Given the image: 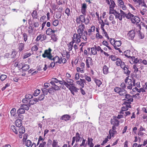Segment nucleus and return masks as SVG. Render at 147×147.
Returning a JSON list of instances; mask_svg holds the SVG:
<instances>
[{"mask_svg":"<svg viewBox=\"0 0 147 147\" xmlns=\"http://www.w3.org/2000/svg\"><path fill=\"white\" fill-rule=\"evenodd\" d=\"M77 32L78 36L81 37L85 41L87 40V36L88 35V33L86 30H84L78 29Z\"/></svg>","mask_w":147,"mask_h":147,"instance_id":"nucleus-1","label":"nucleus"},{"mask_svg":"<svg viewBox=\"0 0 147 147\" xmlns=\"http://www.w3.org/2000/svg\"><path fill=\"white\" fill-rule=\"evenodd\" d=\"M125 98L123 100V101H124L123 104L126 105V104H131V102L133 101V98L131 97V95L129 94L126 93L124 95Z\"/></svg>","mask_w":147,"mask_h":147,"instance_id":"nucleus-2","label":"nucleus"},{"mask_svg":"<svg viewBox=\"0 0 147 147\" xmlns=\"http://www.w3.org/2000/svg\"><path fill=\"white\" fill-rule=\"evenodd\" d=\"M129 39L132 40L135 35V32L134 30H131L129 31L127 34Z\"/></svg>","mask_w":147,"mask_h":147,"instance_id":"nucleus-3","label":"nucleus"},{"mask_svg":"<svg viewBox=\"0 0 147 147\" xmlns=\"http://www.w3.org/2000/svg\"><path fill=\"white\" fill-rule=\"evenodd\" d=\"M83 15H81L78 18L77 17L76 18V22L80 24V22H82L84 23L85 22V18Z\"/></svg>","mask_w":147,"mask_h":147,"instance_id":"nucleus-4","label":"nucleus"},{"mask_svg":"<svg viewBox=\"0 0 147 147\" xmlns=\"http://www.w3.org/2000/svg\"><path fill=\"white\" fill-rule=\"evenodd\" d=\"M71 117L68 115L65 114L62 115L60 118L61 120H64L65 121H67L69 120H71L70 119Z\"/></svg>","mask_w":147,"mask_h":147,"instance_id":"nucleus-5","label":"nucleus"},{"mask_svg":"<svg viewBox=\"0 0 147 147\" xmlns=\"http://www.w3.org/2000/svg\"><path fill=\"white\" fill-rule=\"evenodd\" d=\"M62 59V57H59L57 56H56L54 57V62L55 63H58L59 64L61 63V60Z\"/></svg>","mask_w":147,"mask_h":147,"instance_id":"nucleus-6","label":"nucleus"},{"mask_svg":"<svg viewBox=\"0 0 147 147\" xmlns=\"http://www.w3.org/2000/svg\"><path fill=\"white\" fill-rule=\"evenodd\" d=\"M22 121L19 119H17L15 122V124L17 127H19L22 125Z\"/></svg>","mask_w":147,"mask_h":147,"instance_id":"nucleus-7","label":"nucleus"},{"mask_svg":"<svg viewBox=\"0 0 147 147\" xmlns=\"http://www.w3.org/2000/svg\"><path fill=\"white\" fill-rule=\"evenodd\" d=\"M131 21L132 23H135V22H137L136 24L140 22V18L138 16H134L132 18Z\"/></svg>","mask_w":147,"mask_h":147,"instance_id":"nucleus-8","label":"nucleus"},{"mask_svg":"<svg viewBox=\"0 0 147 147\" xmlns=\"http://www.w3.org/2000/svg\"><path fill=\"white\" fill-rule=\"evenodd\" d=\"M30 68L29 65L28 64H22V66L20 69H22V71H26L28 70Z\"/></svg>","mask_w":147,"mask_h":147,"instance_id":"nucleus-9","label":"nucleus"},{"mask_svg":"<svg viewBox=\"0 0 147 147\" xmlns=\"http://www.w3.org/2000/svg\"><path fill=\"white\" fill-rule=\"evenodd\" d=\"M51 51L52 50L50 48H49L48 50H45L44 51V53L42 55V57L45 58V57L43 55H44L45 56L48 55L50 54Z\"/></svg>","mask_w":147,"mask_h":147,"instance_id":"nucleus-10","label":"nucleus"},{"mask_svg":"<svg viewBox=\"0 0 147 147\" xmlns=\"http://www.w3.org/2000/svg\"><path fill=\"white\" fill-rule=\"evenodd\" d=\"M24 44L22 43H20L18 45V51L20 52L24 49Z\"/></svg>","mask_w":147,"mask_h":147,"instance_id":"nucleus-11","label":"nucleus"},{"mask_svg":"<svg viewBox=\"0 0 147 147\" xmlns=\"http://www.w3.org/2000/svg\"><path fill=\"white\" fill-rule=\"evenodd\" d=\"M18 130L19 133L20 134H23L25 131V129L24 127L22 126L18 127Z\"/></svg>","mask_w":147,"mask_h":147,"instance_id":"nucleus-12","label":"nucleus"},{"mask_svg":"<svg viewBox=\"0 0 147 147\" xmlns=\"http://www.w3.org/2000/svg\"><path fill=\"white\" fill-rule=\"evenodd\" d=\"M114 90L115 92H117V93L119 94L120 93V92L121 91V92H122V91H124L125 89H122L119 87H116L115 88Z\"/></svg>","mask_w":147,"mask_h":147,"instance_id":"nucleus-13","label":"nucleus"},{"mask_svg":"<svg viewBox=\"0 0 147 147\" xmlns=\"http://www.w3.org/2000/svg\"><path fill=\"white\" fill-rule=\"evenodd\" d=\"M75 137L76 141V143L79 142L80 139L82 138L80 137V135L79 133L77 132L76 134V136H74Z\"/></svg>","mask_w":147,"mask_h":147,"instance_id":"nucleus-14","label":"nucleus"},{"mask_svg":"<svg viewBox=\"0 0 147 147\" xmlns=\"http://www.w3.org/2000/svg\"><path fill=\"white\" fill-rule=\"evenodd\" d=\"M127 67L123 71V72L125 74H126V76H129L131 72V71L129 70L128 66L127 65Z\"/></svg>","mask_w":147,"mask_h":147,"instance_id":"nucleus-15","label":"nucleus"},{"mask_svg":"<svg viewBox=\"0 0 147 147\" xmlns=\"http://www.w3.org/2000/svg\"><path fill=\"white\" fill-rule=\"evenodd\" d=\"M134 17V16L130 12H129L128 13L126 14V15L125 17L127 19H130L131 20L132 18Z\"/></svg>","mask_w":147,"mask_h":147,"instance_id":"nucleus-16","label":"nucleus"},{"mask_svg":"<svg viewBox=\"0 0 147 147\" xmlns=\"http://www.w3.org/2000/svg\"><path fill=\"white\" fill-rule=\"evenodd\" d=\"M16 109L15 108H12L11 111V115L14 117L17 116L16 114Z\"/></svg>","mask_w":147,"mask_h":147,"instance_id":"nucleus-17","label":"nucleus"},{"mask_svg":"<svg viewBox=\"0 0 147 147\" xmlns=\"http://www.w3.org/2000/svg\"><path fill=\"white\" fill-rule=\"evenodd\" d=\"M108 68L106 65H104L103 68V73L105 74H107L108 73Z\"/></svg>","mask_w":147,"mask_h":147,"instance_id":"nucleus-18","label":"nucleus"},{"mask_svg":"<svg viewBox=\"0 0 147 147\" xmlns=\"http://www.w3.org/2000/svg\"><path fill=\"white\" fill-rule=\"evenodd\" d=\"M41 90L42 91V94L45 96L47 95L49 92L48 89L46 88H42Z\"/></svg>","mask_w":147,"mask_h":147,"instance_id":"nucleus-19","label":"nucleus"},{"mask_svg":"<svg viewBox=\"0 0 147 147\" xmlns=\"http://www.w3.org/2000/svg\"><path fill=\"white\" fill-rule=\"evenodd\" d=\"M25 111L23 109L20 107V108H19L17 111V113L18 114H22L25 113Z\"/></svg>","mask_w":147,"mask_h":147,"instance_id":"nucleus-20","label":"nucleus"},{"mask_svg":"<svg viewBox=\"0 0 147 147\" xmlns=\"http://www.w3.org/2000/svg\"><path fill=\"white\" fill-rule=\"evenodd\" d=\"M111 123L116 126H118L119 125V121L118 120L115 119L114 121L111 122Z\"/></svg>","mask_w":147,"mask_h":147,"instance_id":"nucleus-21","label":"nucleus"},{"mask_svg":"<svg viewBox=\"0 0 147 147\" xmlns=\"http://www.w3.org/2000/svg\"><path fill=\"white\" fill-rule=\"evenodd\" d=\"M114 45L113 46L119 47L121 45V40H115V41L114 42Z\"/></svg>","mask_w":147,"mask_h":147,"instance_id":"nucleus-22","label":"nucleus"},{"mask_svg":"<svg viewBox=\"0 0 147 147\" xmlns=\"http://www.w3.org/2000/svg\"><path fill=\"white\" fill-rule=\"evenodd\" d=\"M32 17L33 18V19H37V11L35 10H34L32 13Z\"/></svg>","mask_w":147,"mask_h":147,"instance_id":"nucleus-23","label":"nucleus"},{"mask_svg":"<svg viewBox=\"0 0 147 147\" xmlns=\"http://www.w3.org/2000/svg\"><path fill=\"white\" fill-rule=\"evenodd\" d=\"M52 81L50 82V83L52 85H55V82L58 83V80L56 78H53L52 79Z\"/></svg>","mask_w":147,"mask_h":147,"instance_id":"nucleus-24","label":"nucleus"},{"mask_svg":"<svg viewBox=\"0 0 147 147\" xmlns=\"http://www.w3.org/2000/svg\"><path fill=\"white\" fill-rule=\"evenodd\" d=\"M13 51H12L11 54V57L12 58H15L17 53L15 50L13 49Z\"/></svg>","mask_w":147,"mask_h":147,"instance_id":"nucleus-25","label":"nucleus"},{"mask_svg":"<svg viewBox=\"0 0 147 147\" xmlns=\"http://www.w3.org/2000/svg\"><path fill=\"white\" fill-rule=\"evenodd\" d=\"M69 89L70 90V91H74L76 92H78V89L75 86H71V87H69Z\"/></svg>","mask_w":147,"mask_h":147,"instance_id":"nucleus-26","label":"nucleus"},{"mask_svg":"<svg viewBox=\"0 0 147 147\" xmlns=\"http://www.w3.org/2000/svg\"><path fill=\"white\" fill-rule=\"evenodd\" d=\"M11 129L16 134H18V131L16 127L13 125H12L11 126Z\"/></svg>","mask_w":147,"mask_h":147,"instance_id":"nucleus-27","label":"nucleus"},{"mask_svg":"<svg viewBox=\"0 0 147 147\" xmlns=\"http://www.w3.org/2000/svg\"><path fill=\"white\" fill-rule=\"evenodd\" d=\"M40 91L39 89H37L34 91L33 95L35 96H37L40 93Z\"/></svg>","mask_w":147,"mask_h":147,"instance_id":"nucleus-28","label":"nucleus"},{"mask_svg":"<svg viewBox=\"0 0 147 147\" xmlns=\"http://www.w3.org/2000/svg\"><path fill=\"white\" fill-rule=\"evenodd\" d=\"M135 89L139 93H140L141 92H142L143 93L146 92L145 90L142 88H141L139 89L136 87H135Z\"/></svg>","mask_w":147,"mask_h":147,"instance_id":"nucleus-29","label":"nucleus"},{"mask_svg":"<svg viewBox=\"0 0 147 147\" xmlns=\"http://www.w3.org/2000/svg\"><path fill=\"white\" fill-rule=\"evenodd\" d=\"M94 81L98 87H99L100 86V85L102 84L101 82L99 80L95 79H94Z\"/></svg>","mask_w":147,"mask_h":147,"instance_id":"nucleus-30","label":"nucleus"},{"mask_svg":"<svg viewBox=\"0 0 147 147\" xmlns=\"http://www.w3.org/2000/svg\"><path fill=\"white\" fill-rule=\"evenodd\" d=\"M43 56H44L45 57H47L49 59L53 60L54 61V57L53 58V56L51 55V53L48 55L45 56L44 55Z\"/></svg>","mask_w":147,"mask_h":147,"instance_id":"nucleus-31","label":"nucleus"},{"mask_svg":"<svg viewBox=\"0 0 147 147\" xmlns=\"http://www.w3.org/2000/svg\"><path fill=\"white\" fill-rule=\"evenodd\" d=\"M20 107L23 108L24 110H28L29 109V108L27 106V105L26 104H25L22 105L20 106Z\"/></svg>","mask_w":147,"mask_h":147,"instance_id":"nucleus-32","label":"nucleus"},{"mask_svg":"<svg viewBox=\"0 0 147 147\" xmlns=\"http://www.w3.org/2000/svg\"><path fill=\"white\" fill-rule=\"evenodd\" d=\"M129 77V76H128V77H127L126 78L125 80V82L126 83H127L128 84H129V83L130 82V83L132 84V80L131 79L128 78Z\"/></svg>","mask_w":147,"mask_h":147,"instance_id":"nucleus-33","label":"nucleus"},{"mask_svg":"<svg viewBox=\"0 0 147 147\" xmlns=\"http://www.w3.org/2000/svg\"><path fill=\"white\" fill-rule=\"evenodd\" d=\"M28 28L29 29V30H28V33L29 34H31L33 32L34 27H32L31 25H29Z\"/></svg>","mask_w":147,"mask_h":147,"instance_id":"nucleus-34","label":"nucleus"},{"mask_svg":"<svg viewBox=\"0 0 147 147\" xmlns=\"http://www.w3.org/2000/svg\"><path fill=\"white\" fill-rule=\"evenodd\" d=\"M31 144V141L29 140H27L26 142H25V145L28 147L30 146Z\"/></svg>","mask_w":147,"mask_h":147,"instance_id":"nucleus-35","label":"nucleus"},{"mask_svg":"<svg viewBox=\"0 0 147 147\" xmlns=\"http://www.w3.org/2000/svg\"><path fill=\"white\" fill-rule=\"evenodd\" d=\"M138 36L141 39H143L144 38V35L141 32L140 30H139L138 31Z\"/></svg>","mask_w":147,"mask_h":147,"instance_id":"nucleus-36","label":"nucleus"},{"mask_svg":"<svg viewBox=\"0 0 147 147\" xmlns=\"http://www.w3.org/2000/svg\"><path fill=\"white\" fill-rule=\"evenodd\" d=\"M52 30L49 28L47 29V30L46 31V34L49 35H50L52 34Z\"/></svg>","mask_w":147,"mask_h":147,"instance_id":"nucleus-37","label":"nucleus"},{"mask_svg":"<svg viewBox=\"0 0 147 147\" xmlns=\"http://www.w3.org/2000/svg\"><path fill=\"white\" fill-rule=\"evenodd\" d=\"M117 133V131H111L110 133L109 134L110 135V136H109V139H111V136L112 137H114V135L115 134H116Z\"/></svg>","mask_w":147,"mask_h":147,"instance_id":"nucleus-38","label":"nucleus"},{"mask_svg":"<svg viewBox=\"0 0 147 147\" xmlns=\"http://www.w3.org/2000/svg\"><path fill=\"white\" fill-rule=\"evenodd\" d=\"M91 53L94 55H96L97 54L96 50L95 49L94 47L91 48Z\"/></svg>","mask_w":147,"mask_h":147,"instance_id":"nucleus-39","label":"nucleus"},{"mask_svg":"<svg viewBox=\"0 0 147 147\" xmlns=\"http://www.w3.org/2000/svg\"><path fill=\"white\" fill-rule=\"evenodd\" d=\"M49 88L54 90L55 91L58 90L60 89V88L57 86H55V87H54L51 86Z\"/></svg>","mask_w":147,"mask_h":147,"instance_id":"nucleus-40","label":"nucleus"},{"mask_svg":"<svg viewBox=\"0 0 147 147\" xmlns=\"http://www.w3.org/2000/svg\"><path fill=\"white\" fill-rule=\"evenodd\" d=\"M57 140H54L52 144L53 147H57L58 145V142Z\"/></svg>","mask_w":147,"mask_h":147,"instance_id":"nucleus-41","label":"nucleus"},{"mask_svg":"<svg viewBox=\"0 0 147 147\" xmlns=\"http://www.w3.org/2000/svg\"><path fill=\"white\" fill-rule=\"evenodd\" d=\"M117 61L116 62V64L117 66H119L121 63L122 62L119 58H117Z\"/></svg>","mask_w":147,"mask_h":147,"instance_id":"nucleus-42","label":"nucleus"},{"mask_svg":"<svg viewBox=\"0 0 147 147\" xmlns=\"http://www.w3.org/2000/svg\"><path fill=\"white\" fill-rule=\"evenodd\" d=\"M45 96L43 95L42 94L40 95L38 97V99L39 101H42L45 98Z\"/></svg>","mask_w":147,"mask_h":147,"instance_id":"nucleus-43","label":"nucleus"},{"mask_svg":"<svg viewBox=\"0 0 147 147\" xmlns=\"http://www.w3.org/2000/svg\"><path fill=\"white\" fill-rule=\"evenodd\" d=\"M65 81L67 83H72L74 82L73 80L70 79L69 78H66L65 79Z\"/></svg>","mask_w":147,"mask_h":147,"instance_id":"nucleus-44","label":"nucleus"},{"mask_svg":"<svg viewBox=\"0 0 147 147\" xmlns=\"http://www.w3.org/2000/svg\"><path fill=\"white\" fill-rule=\"evenodd\" d=\"M114 7H111V5H110L109 7L110 9H109V14H115V13L113 11H114Z\"/></svg>","mask_w":147,"mask_h":147,"instance_id":"nucleus-45","label":"nucleus"},{"mask_svg":"<svg viewBox=\"0 0 147 147\" xmlns=\"http://www.w3.org/2000/svg\"><path fill=\"white\" fill-rule=\"evenodd\" d=\"M33 97V96L32 95L30 94H26L25 96V98L26 99H30L32 98Z\"/></svg>","mask_w":147,"mask_h":147,"instance_id":"nucleus-46","label":"nucleus"},{"mask_svg":"<svg viewBox=\"0 0 147 147\" xmlns=\"http://www.w3.org/2000/svg\"><path fill=\"white\" fill-rule=\"evenodd\" d=\"M86 140L83 139L82 142V144H80L79 147L84 146V147H86L87 146V144H85Z\"/></svg>","mask_w":147,"mask_h":147,"instance_id":"nucleus-47","label":"nucleus"},{"mask_svg":"<svg viewBox=\"0 0 147 147\" xmlns=\"http://www.w3.org/2000/svg\"><path fill=\"white\" fill-rule=\"evenodd\" d=\"M70 9L69 8H67L65 10V13L67 15V16H69L70 15Z\"/></svg>","mask_w":147,"mask_h":147,"instance_id":"nucleus-48","label":"nucleus"},{"mask_svg":"<svg viewBox=\"0 0 147 147\" xmlns=\"http://www.w3.org/2000/svg\"><path fill=\"white\" fill-rule=\"evenodd\" d=\"M95 27L94 26H92L91 28V29H89L88 30V32L89 33L90 32L91 34V32H94L95 30Z\"/></svg>","mask_w":147,"mask_h":147,"instance_id":"nucleus-49","label":"nucleus"},{"mask_svg":"<svg viewBox=\"0 0 147 147\" xmlns=\"http://www.w3.org/2000/svg\"><path fill=\"white\" fill-rule=\"evenodd\" d=\"M59 23V22L58 20H55L53 22V24L55 26H57Z\"/></svg>","mask_w":147,"mask_h":147,"instance_id":"nucleus-50","label":"nucleus"},{"mask_svg":"<svg viewBox=\"0 0 147 147\" xmlns=\"http://www.w3.org/2000/svg\"><path fill=\"white\" fill-rule=\"evenodd\" d=\"M78 28V29H83V30H84L85 29V25L82 23L79 26Z\"/></svg>","mask_w":147,"mask_h":147,"instance_id":"nucleus-51","label":"nucleus"},{"mask_svg":"<svg viewBox=\"0 0 147 147\" xmlns=\"http://www.w3.org/2000/svg\"><path fill=\"white\" fill-rule=\"evenodd\" d=\"M63 82H64L63 85H65V86L67 88H69V87H71V86H70L71 84H68V83L66 82L65 80H63Z\"/></svg>","mask_w":147,"mask_h":147,"instance_id":"nucleus-52","label":"nucleus"},{"mask_svg":"<svg viewBox=\"0 0 147 147\" xmlns=\"http://www.w3.org/2000/svg\"><path fill=\"white\" fill-rule=\"evenodd\" d=\"M76 83L82 86V88H83L84 86V84H83L82 82H81V80H78L76 82Z\"/></svg>","mask_w":147,"mask_h":147,"instance_id":"nucleus-53","label":"nucleus"},{"mask_svg":"<svg viewBox=\"0 0 147 147\" xmlns=\"http://www.w3.org/2000/svg\"><path fill=\"white\" fill-rule=\"evenodd\" d=\"M120 93L119 94V95L121 96H123L126 94V93H127V92L126 91L125 89L124 91H122V92H120Z\"/></svg>","mask_w":147,"mask_h":147,"instance_id":"nucleus-54","label":"nucleus"},{"mask_svg":"<svg viewBox=\"0 0 147 147\" xmlns=\"http://www.w3.org/2000/svg\"><path fill=\"white\" fill-rule=\"evenodd\" d=\"M108 137V136H107V138H106L105 139V140L103 141L102 142V143L101 144V145H104L107 142L108 140V138H109Z\"/></svg>","mask_w":147,"mask_h":147,"instance_id":"nucleus-55","label":"nucleus"},{"mask_svg":"<svg viewBox=\"0 0 147 147\" xmlns=\"http://www.w3.org/2000/svg\"><path fill=\"white\" fill-rule=\"evenodd\" d=\"M7 78L6 75L2 74L1 75L0 77V79L2 81H4Z\"/></svg>","mask_w":147,"mask_h":147,"instance_id":"nucleus-56","label":"nucleus"},{"mask_svg":"<svg viewBox=\"0 0 147 147\" xmlns=\"http://www.w3.org/2000/svg\"><path fill=\"white\" fill-rule=\"evenodd\" d=\"M48 90L49 93V94L51 95H53L54 94L55 91L54 90L48 88Z\"/></svg>","mask_w":147,"mask_h":147,"instance_id":"nucleus-57","label":"nucleus"},{"mask_svg":"<svg viewBox=\"0 0 147 147\" xmlns=\"http://www.w3.org/2000/svg\"><path fill=\"white\" fill-rule=\"evenodd\" d=\"M120 16L123 17V18H125V16L126 15V13L122 10H120Z\"/></svg>","mask_w":147,"mask_h":147,"instance_id":"nucleus-58","label":"nucleus"},{"mask_svg":"<svg viewBox=\"0 0 147 147\" xmlns=\"http://www.w3.org/2000/svg\"><path fill=\"white\" fill-rule=\"evenodd\" d=\"M38 47L36 45H35L34 46L32 47L31 50L32 51H36L38 50Z\"/></svg>","mask_w":147,"mask_h":147,"instance_id":"nucleus-59","label":"nucleus"},{"mask_svg":"<svg viewBox=\"0 0 147 147\" xmlns=\"http://www.w3.org/2000/svg\"><path fill=\"white\" fill-rule=\"evenodd\" d=\"M134 2L136 3H139V6H140V5L142 3V0H133Z\"/></svg>","mask_w":147,"mask_h":147,"instance_id":"nucleus-60","label":"nucleus"},{"mask_svg":"<svg viewBox=\"0 0 147 147\" xmlns=\"http://www.w3.org/2000/svg\"><path fill=\"white\" fill-rule=\"evenodd\" d=\"M31 55V54L30 53H26L24 55L23 58V59H25L27 58H28V57L30 56Z\"/></svg>","mask_w":147,"mask_h":147,"instance_id":"nucleus-61","label":"nucleus"},{"mask_svg":"<svg viewBox=\"0 0 147 147\" xmlns=\"http://www.w3.org/2000/svg\"><path fill=\"white\" fill-rule=\"evenodd\" d=\"M109 57L111 58V59L113 61H115L116 60V59L117 58H116V56L115 55H111L109 56Z\"/></svg>","mask_w":147,"mask_h":147,"instance_id":"nucleus-62","label":"nucleus"},{"mask_svg":"<svg viewBox=\"0 0 147 147\" xmlns=\"http://www.w3.org/2000/svg\"><path fill=\"white\" fill-rule=\"evenodd\" d=\"M78 35L76 33H74L73 36V37H72L73 39H74L75 40H76L79 37Z\"/></svg>","mask_w":147,"mask_h":147,"instance_id":"nucleus-63","label":"nucleus"},{"mask_svg":"<svg viewBox=\"0 0 147 147\" xmlns=\"http://www.w3.org/2000/svg\"><path fill=\"white\" fill-rule=\"evenodd\" d=\"M111 2V4H110V6L111 5V7H115V5H116L115 2L113 0H111L110 1Z\"/></svg>","mask_w":147,"mask_h":147,"instance_id":"nucleus-64","label":"nucleus"}]
</instances>
